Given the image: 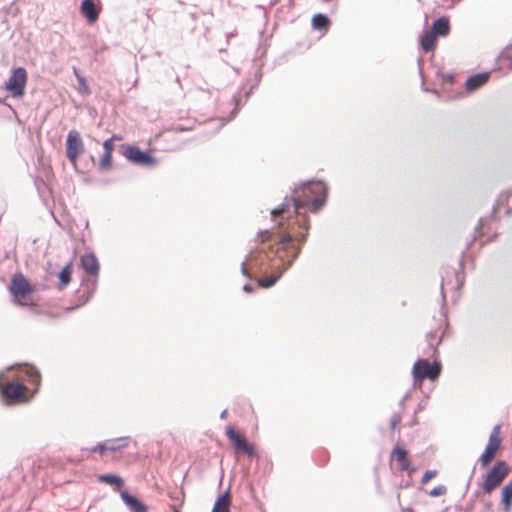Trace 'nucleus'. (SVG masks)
<instances>
[{"mask_svg": "<svg viewBox=\"0 0 512 512\" xmlns=\"http://www.w3.org/2000/svg\"><path fill=\"white\" fill-rule=\"evenodd\" d=\"M226 123H227V121H225L224 119H221V120L219 121V125H218L217 129H220V128H221V127H223Z\"/></svg>", "mask_w": 512, "mask_h": 512, "instance_id": "nucleus-40", "label": "nucleus"}, {"mask_svg": "<svg viewBox=\"0 0 512 512\" xmlns=\"http://www.w3.org/2000/svg\"><path fill=\"white\" fill-rule=\"evenodd\" d=\"M99 0H83L80 6V12L89 23L97 21L100 13Z\"/></svg>", "mask_w": 512, "mask_h": 512, "instance_id": "nucleus-13", "label": "nucleus"}, {"mask_svg": "<svg viewBox=\"0 0 512 512\" xmlns=\"http://www.w3.org/2000/svg\"><path fill=\"white\" fill-rule=\"evenodd\" d=\"M303 225L305 226V229L307 230V229H308V226L306 225V221H305V219H303Z\"/></svg>", "mask_w": 512, "mask_h": 512, "instance_id": "nucleus-45", "label": "nucleus"}, {"mask_svg": "<svg viewBox=\"0 0 512 512\" xmlns=\"http://www.w3.org/2000/svg\"><path fill=\"white\" fill-rule=\"evenodd\" d=\"M482 226H483V220H480V221H479V227H477V229H479V228H480V227H482Z\"/></svg>", "mask_w": 512, "mask_h": 512, "instance_id": "nucleus-44", "label": "nucleus"}, {"mask_svg": "<svg viewBox=\"0 0 512 512\" xmlns=\"http://www.w3.org/2000/svg\"><path fill=\"white\" fill-rule=\"evenodd\" d=\"M490 78V72H481L471 75L465 82V89L468 93H472L484 86Z\"/></svg>", "mask_w": 512, "mask_h": 512, "instance_id": "nucleus-14", "label": "nucleus"}, {"mask_svg": "<svg viewBox=\"0 0 512 512\" xmlns=\"http://www.w3.org/2000/svg\"><path fill=\"white\" fill-rule=\"evenodd\" d=\"M80 263H81V267L83 268V270L91 275V276H94L95 278L98 277V274H99V262H98V259L96 258V256L93 254V253H86L84 255L81 256V259H80ZM86 287H87V290H88V298H90L92 296V294L94 293V291L96 290V287H97V279H93L91 281H89L87 284H86Z\"/></svg>", "mask_w": 512, "mask_h": 512, "instance_id": "nucleus-6", "label": "nucleus"}, {"mask_svg": "<svg viewBox=\"0 0 512 512\" xmlns=\"http://www.w3.org/2000/svg\"><path fill=\"white\" fill-rule=\"evenodd\" d=\"M21 373H24L32 383L39 384L40 373L35 367L25 366L21 368Z\"/></svg>", "mask_w": 512, "mask_h": 512, "instance_id": "nucleus-26", "label": "nucleus"}, {"mask_svg": "<svg viewBox=\"0 0 512 512\" xmlns=\"http://www.w3.org/2000/svg\"><path fill=\"white\" fill-rule=\"evenodd\" d=\"M73 73H74V75L76 76V78H77V79H78V76H82V75L79 73V70H78L76 67H74V68H73Z\"/></svg>", "mask_w": 512, "mask_h": 512, "instance_id": "nucleus-41", "label": "nucleus"}, {"mask_svg": "<svg viewBox=\"0 0 512 512\" xmlns=\"http://www.w3.org/2000/svg\"><path fill=\"white\" fill-rule=\"evenodd\" d=\"M131 441L129 436H123L107 441L108 449L110 452H116L123 448H126Z\"/></svg>", "mask_w": 512, "mask_h": 512, "instance_id": "nucleus-22", "label": "nucleus"}, {"mask_svg": "<svg viewBox=\"0 0 512 512\" xmlns=\"http://www.w3.org/2000/svg\"><path fill=\"white\" fill-rule=\"evenodd\" d=\"M431 31L436 36H447L450 32L449 20L445 17L438 18L433 22Z\"/></svg>", "mask_w": 512, "mask_h": 512, "instance_id": "nucleus-19", "label": "nucleus"}, {"mask_svg": "<svg viewBox=\"0 0 512 512\" xmlns=\"http://www.w3.org/2000/svg\"><path fill=\"white\" fill-rule=\"evenodd\" d=\"M443 332L440 329L431 331L426 334V341L428 344L429 353H435L437 346L441 343Z\"/></svg>", "mask_w": 512, "mask_h": 512, "instance_id": "nucleus-20", "label": "nucleus"}, {"mask_svg": "<svg viewBox=\"0 0 512 512\" xmlns=\"http://www.w3.org/2000/svg\"><path fill=\"white\" fill-rule=\"evenodd\" d=\"M509 473V467L505 461H498L494 464L482 484L484 493L490 494Z\"/></svg>", "mask_w": 512, "mask_h": 512, "instance_id": "nucleus-4", "label": "nucleus"}, {"mask_svg": "<svg viewBox=\"0 0 512 512\" xmlns=\"http://www.w3.org/2000/svg\"><path fill=\"white\" fill-rule=\"evenodd\" d=\"M502 209H504L505 214L512 212V190L502 193L498 197L497 203L493 209V215L497 216L501 213Z\"/></svg>", "mask_w": 512, "mask_h": 512, "instance_id": "nucleus-15", "label": "nucleus"}, {"mask_svg": "<svg viewBox=\"0 0 512 512\" xmlns=\"http://www.w3.org/2000/svg\"><path fill=\"white\" fill-rule=\"evenodd\" d=\"M3 376V372H0V386L3 396L10 400H20L25 394L26 387L18 382H10L6 385H2Z\"/></svg>", "mask_w": 512, "mask_h": 512, "instance_id": "nucleus-11", "label": "nucleus"}, {"mask_svg": "<svg viewBox=\"0 0 512 512\" xmlns=\"http://www.w3.org/2000/svg\"><path fill=\"white\" fill-rule=\"evenodd\" d=\"M441 295H442V300L445 301V295H444V280L442 279V283H441Z\"/></svg>", "mask_w": 512, "mask_h": 512, "instance_id": "nucleus-38", "label": "nucleus"}, {"mask_svg": "<svg viewBox=\"0 0 512 512\" xmlns=\"http://www.w3.org/2000/svg\"><path fill=\"white\" fill-rule=\"evenodd\" d=\"M327 186L320 180H309L300 188H295L291 197L286 196L279 209L271 211L272 217L286 213L291 206L299 214V210L308 207L311 212L319 211L326 202Z\"/></svg>", "mask_w": 512, "mask_h": 512, "instance_id": "nucleus-2", "label": "nucleus"}, {"mask_svg": "<svg viewBox=\"0 0 512 512\" xmlns=\"http://www.w3.org/2000/svg\"><path fill=\"white\" fill-rule=\"evenodd\" d=\"M121 498L131 512H146L147 507L135 496L127 491L121 492Z\"/></svg>", "mask_w": 512, "mask_h": 512, "instance_id": "nucleus-16", "label": "nucleus"}, {"mask_svg": "<svg viewBox=\"0 0 512 512\" xmlns=\"http://www.w3.org/2000/svg\"><path fill=\"white\" fill-rule=\"evenodd\" d=\"M226 435L229 438V440L233 442L237 449L241 450L249 457L255 455V450L253 446L249 444L248 441L233 428H228L226 431Z\"/></svg>", "mask_w": 512, "mask_h": 512, "instance_id": "nucleus-12", "label": "nucleus"}, {"mask_svg": "<svg viewBox=\"0 0 512 512\" xmlns=\"http://www.w3.org/2000/svg\"><path fill=\"white\" fill-rule=\"evenodd\" d=\"M88 450L90 452H93V453H96V452L103 453L105 451H109L107 442H105V443H98L97 445L89 448Z\"/></svg>", "mask_w": 512, "mask_h": 512, "instance_id": "nucleus-30", "label": "nucleus"}, {"mask_svg": "<svg viewBox=\"0 0 512 512\" xmlns=\"http://www.w3.org/2000/svg\"><path fill=\"white\" fill-rule=\"evenodd\" d=\"M436 476L435 470H427L424 475L422 476V483H427L430 479Z\"/></svg>", "mask_w": 512, "mask_h": 512, "instance_id": "nucleus-33", "label": "nucleus"}, {"mask_svg": "<svg viewBox=\"0 0 512 512\" xmlns=\"http://www.w3.org/2000/svg\"><path fill=\"white\" fill-rule=\"evenodd\" d=\"M238 110H239V109H238V107H236V108L231 112V117H230V119H229V120L233 119V118L236 116V114H237Z\"/></svg>", "mask_w": 512, "mask_h": 512, "instance_id": "nucleus-39", "label": "nucleus"}, {"mask_svg": "<svg viewBox=\"0 0 512 512\" xmlns=\"http://www.w3.org/2000/svg\"><path fill=\"white\" fill-rule=\"evenodd\" d=\"M10 293L13 296V301L17 305H24L20 298H25L32 293V288L27 279L22 274H16L13 276Z\"/></svg>", "mask_w": 512, "mask_h": 512, "instance_id": "nucleus-8", "label": "nucleus"}, {"mask_svg": "<svg viewBox=\"0 0 512 512\" xmlns=\"http://www.w3.org/2000/svg\"><path fill=\"white\" fill-rule=\"evenodd\" d=\"M500 425H495L489 436L488 444L482 453L479 461L483 467H486L495 457L500 445Z\"/></svg>", "mask_w": 512, "mask_h": 512, "instance_id": "nucleus-7", "label": "nucleus"}, {"mask_svg": "<svg viewBox=\"0 0 512 512\" xmlns=\"http://www.w3.org/2000/svg\"><path fill=\"white\" fill-rule=\"evenodd\" d=\"M293 235L288 233L282 237L276 246H270L268 249L265 247H256L251 250L246 259L241 264V273L251 278L248 271L247 264L250 263L252 266L257 268L259 271L265 269V261L277 256L281 262L278 267L277 273L260 278L258 284L263 288L272 287L282 276V274L293 264L295 259L300 253V246H296L292 243Z\"/></svg>", "mask_w": 512, "mask_h": 512, "instance_id": "nucleus-1", "label": "nucleus"}, {"mask_svg": "<svg viewBox=\"0 0 512 512\" xmlns=\"http://www.w3.org/2000/svg\"><path fill=\"white\" fill-rule=\"evenodd\" d=\"M27 82V72L23 67L13 69L11 76L5 83V88L13 97H23Z\"/></svg>", "mask_w": 512, "mask_h": 512, "instance_id": "nucleus-5", "label": "nucleus"}, {"mask_svg": "<svg viewBox=\"0 0 512 512\" xmlns=\"http://www.w3.org/2000/svg\"><path fill=\"white\" fill-rule=\"evenodd\" d=\"M99 482L106 483L109 485H114L117 488H121L124 485V480L122 477L114 474H104L98 477Z\"/></svg>", "mask_w": 512, "mask_h": 512, "instance_id": "nucleus-25", "label": "nucleus"}, {"mask_svg": "<svg viewBox=\"0 0 512 512\" xmlns=\"http://www.w3.org/2000/svg\"><path fill=\"white\" fill-rule=\"evenodd\" d=\"M441 373V365L438 362L430 363L428 360L419 359L414 363L412 374H413V385L421 386L424 379L436 380Z\"/></svg>", "mask_w": 512, "mask_h": 512, "instance_id": "nucleus-3", "label": "nucleus"}, {"mask_svg": "<svg viewBox=\"0 0 512 512\" xmlns=\"http://www.w3.org/2000/svg\"><path fill=\"white\" fill-rule=\"evenodd\" d=\"M436 35L432 31H426L420 36V44L425 52H430L434 49Z\"/></svg>", "mask_w": 512, "mask_h": 512, "instance_id": "nucleus-21", "label": "nucleus"}, {"mask_svg": "<svg viewBox=\"0 0 512 512\" xmlns=\"http://www.w3.org/2000/svg\"><path fill=\"white\" fill-rule=\"evenodd\" d=\"M123 149V155L137 165L153 167L156 164V159L150 153L142 151L136 146H126Z\"/></svg>", "mask_w": 512, "mask_h": 512, "instance_id": "nucleus-9", "label": "nucleus"}, {"mask_svg": "<svg viewBox=\"0 0 512 512\" xmlns=\"http://www.w3.org/2000/svg\"><path fill=\"white\" fill-rule=\"evenodd\" d=\"M115 138V136H113L112 138L110 139H107L104 141L103 143V148H104V153H108L110 152V154H112V150H113V139Z\"/></svg>", "mask_w": 512, "mask_h": 512, "instance_id": "nucleus-32", "label": "nucleus"}, {"mask_svg": "<svg viewBox=\"0 0 512 512\" xmlns=\"http://www.w3.org/2000/svg\"><path fill=\"white\" fill-rule=\"evenodd\" d=\"M271 236V232L269 230H263L259 232V237L261 238L262 242H265L268 240Z\"/></svg>", "mask_w": 512, "mask_h": 512, "instance_id": "nucleus-35", "label": "nucleus"}, {"mask_svg": "<svg viewBox=\"0 0 512 512\" xmlns=\"http://www.w3.org/2000/svg\"><path fill=\"white\" fill-rule=\"evenodd\" d=\"M392 455H395L398 467L401 471H407L409 473L414 471V468L411 466L407 458V451L404 448L395 447L393 449Z\"/></svg>", "mask_w": 512, "mask_h": 512, "instance_id": "nucleus-17", "label": "nucleus"}, {"mask_svg": "<svg viewBox=\"0 0 512 512\" xmlns=\"http://www.w3.org/2000/svg\"><path fill=\"white\" fill-rule=\"evenodd\" d=\"M243 290H244L245 292H251V291L253 290V288H252V286H250L249 284H245V285L243 286Z\"/></svg>", "mask_w": 512, "mask_h": 512, "instance_id": "nucleus-37", "label": "nucleus"}, {"mask_svg": "<svg viewBox=\"0 0 512 512\" xmlns=\"http://www.w3.org/2000/svg\"><path fill=\"white\" fill-rule=\"evenodd\" d=\"M60 286L65 287L71 281V269L70 264H67L59 273Z\"/></svg>", "mask_w": 512, "mask_h": 512, "instance_id": "nucleus-27", "label": "nucleus"}, {"mask_svg": "<svg viewBox=\"0 0 512 512\" xmlns=\"http://www.w3.org/2000/svg\"><path fill=\"white\" fill-rule=\"evenodd\" d=\"M227 417V410H223L220 414L221 419H225Z\"/></svg>", "mask_w": 512, "mask_h": 512, "instance_id": "nucleus-42", "label": "nucleus"}, {"mask_svg": "<svg viewBox=\"0 0 512 512\" xmlns=\"http://www.w3.org/2000/svg\"><path fill=\"white\" fill-rule=\"evenodd\" d=\"M112 162V154L110 152L104 153L103 157L100 160L99 168L100 169H108L111 166Z\"/></svg>", "mask_w": 512, "mask_h": 512, "instance_id": "nucleus-28", "label": "nucleus"}, {"mask_svg": "<svg viewBox=\"0 0 512 512\" xmlns=\"http://www.w3.org/2000/svg\"><path fill=\"white\" fill-rule=\"evenodd\" d=\"M306 237H307V233H302V234H300V235H297V236H296V239H297V241H299L300 243H303V242H305Z\"/></svg>", "mask_w": 512, "mask_h": 512, "instance_id": "nucleus-36", "label": "nucleus"}, {"mask_svg": "<svg viewBox=\"0 0 512 512\" xmlns=\"http://www.w3.org/2000/svg\"><path fill=\"white\" fill-rule=\"evenodd\" d=\"M401 420H402L401 415H400V414H398V413H395V414L391 417V419H390V428H391L392 430H395V429H396V427L400 424Z\"/></svg>", "mask_w": 512, "mask_h": 512, "instance_id": "nucleus-31", "label": "nucleus"}, {"mask_svg": "<svg viewBox=\"0 0 512 512\" xmlns=\"http://www.w3.org/2000/svg\"><path fill=\"white\" fill-rule=\"evenodd\" d=\"M329 24H330L329 18L324 14L318 13V14L314 15L312 18V27L315 30H319V31L327 30Z\"/></svg>", "mask_w": 512, "mask_h": 512, "instance_id": "nucleus-23", "label": "nucleus"}, {"mask_svg": "<svg viewBox=\"0 0 512 512\" xmlns=\"http://www.w3.org/2000/svg\"><path fill=\"white\" fill-rule=\"evenodd\" d=\"M231 497L229 491L219 495L216 499L212 512H230Z\"/></svg>", "mask_w": 512, "mask_h": 512, "instance_id": "nucleus-18", "label": "nucleus"}, {"mask_svg": "<svg viewBox=\"0 0 512 512\" xmlns=\"http://www.w3.org/2000/svg\"><path fill=\"white\" fill-rule=\"evenodd\" d=\"M505 58L510 62V64L512 65V55H505Z\"/></svg>", "mask_w": 512, "mask_h": 512, "instance_id": "nucleus-43", "label": "nucleus"}, {"mask_svg": "<svg viewBox=\"0 0 512 512\" xmlns=\"http://www.w3.org/2000/svg\"><path fill=\"white\" fill-rule=\"evenodd\" d=\"M84 151V144L77 130H70L66 138V155L69 161L76 163L78 156Z\"/></svg>", "mask_w": 512, "mask_h": 512, "instance_id": "nucleus-10", "label": "nucleus"}, {"mask_svg": "<svg viewBox=\"0 0 512 512\" xmlns=\"http://www.w3.org/2000/svg\"><path fill=\"white\" fill-rule=\"evenodd\" d=\"M174 512H180V510H179V509H177V508H175V509H174Z\"/></svg>", "mask_w": 512, "mask_h": 512, "instance_id": "nucleus-46", "label": "nucleus"}, {"mask_svg": "<svg viewBox=\"0 0 512 512\" xmlns=\"http://www.w3.org/2000/svg\"><path fill=\"white\" fill-rule=\"evenodd\" d=\"M512 502V479L502 489V503L504 511L508 512Z\"/></svg>", "mask_w": 512, "mask_h": 512, "instance_id": "nucleus-24", "label": "nucleus"}, {"mask_svg": "<svg viewBox=\"0 0 512 512\" xmlns=\"http://www.w3.org/2000/svg\"><path fill=\"white\" fill-rule=\"evenodd\" d=\"M79 85L81 86V88L83 89V91L88 94L90 91H89V87H88V84L86 82V79L83 77V76H78V79H77Z\"/></svg>", "mask_w": 512, "mask_h": 512, "instance_id": "nucleus-34", "label": "nucleus"}, {"mask_svg": "<svg viewBox=\"0 0 512 512\" xmlns=\"http://www.w3.org/2000/svg\"><path fill=\"white\" fill-rule=\"evenodd\" d=\"M447 492V489L444 485H439V486H436L434 487L431 491H430V496L432 497H438V496H442L444 495L445 493Z\"/></svg>", "mask_w": 512, "mask_h": 512, "instance_id": "nucleus-29", "label": "nucleus"}]
</instances>
